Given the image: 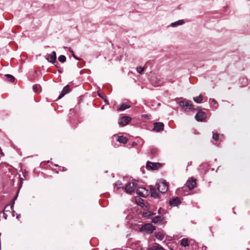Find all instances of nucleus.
I'll return each mask as SVG.
<instances>
[{
  "instance_id": "1",
  "label": "nucleus",
  "mask_w": 250,
  "mask_h": 250,
  "mask_svg": "<svg viewBox=\"0 0 250 250\" xmlns=\"http://www.w3.org/2000/svg\"><path fill=\"white\" fill-rule=\"evenodd\" d=\"M155 229V227L150 224H146L143 225L139 229L140 232H146L148 234L151 233Z\"/></svg>"
},
{
  "instance_id": "2",
  "label": "nucleus",
  "mask_w": 250,
  "mask_h": 250,
  "mask_svg": "<svg viewBox=\"0 0 250 250\" xmlns=\"http://www.w3.org/2000/svg\"><path fill=\"white\" fill-rule=\"evenodd\" d=\"M157 189L161 193H164L168 189V185L165 180H163L157 185Z\"/></svg>"
},
{
  "instance_id": "3",
  "label": "nucleus",
  "mask_w": 250,
  "mask_h": 250,
  "mask_svg": "<svg viewBox=\"0 0 250 250\" xmlns=\"http://www.w3.org/2000/svg\"><path fill=\"white\" fill-rule=\"evenodd\" d=\"M179 105L182 107L185 108V110H190L192 108V104L191 102L188 100H184L179 102Z\"/></svg>"
},
{
  "instance_id": "4",
  "label": "nucleus",
  "mask_w": 250,
  "mask_h": 250,
  "mask_svg": "<svg viewBox=\"0 0 250 250\" xmlns=\"http://www.w3.org/2000/svg\"><path fill=\"white\" fill-rule=\"evenodd\" d=\"M136 186L137 185L135 183L130 182L126 185L125 189L126 193L131 194L135 191Z\"/></svg>"
},
{
  "instance_id": "5",
  "label": "nucleus",
  "mask_w": 250,
  "mask_h": 250,
  "mask_svg": "<svg viewBox=\"0 0 250 250\" xmlns=\"http://www.w3.org/2000/svg\"><path fill=\"white\" fill-rule=\"evenodd\" d=\"M131 118L129 116H123L119 120V124L122 126L127 125L131 121Z\"/></svg>"
},
{
  "instance_id": "6",
  "label": "nucleus",
  "mask_w": 250,
  "mask_h": 250,
  "mask_svg": "<svg viewBox=\"0 0 250 250\" xmlns=\"http://www.w3.org/2000/svg\"><path fill=\"white\" fill-rule=\"evenodd\" d=\"M56 53L55 51H52L51 53L48 54L45 59L47 61L52 63H55L56 62Z\"/></svg>"
},
{
  "instance_id": "7",
  "label": "nucleus",
  "mask_w": 250,
  "mask_h": 250,
  "mask_svg": "<svg viewBox=\"0 0 250 250\" xmlns=\"http://www.w3.org/2000/svg\"><path fill=\"white\" fill-rule=\"evenodd\" d=\"M160 166V164L158 163H152L147 161L146 164V168L147 169L155 170Z\"/></svg>"
},
{
  "instance_id": "8",
  "label": "nucleus",
  "mask_w": 250,
  "mask_h": 250,
  "mask_svg": "<svg viewBox=\"0 0 250 250\" xmlns=\"http://www.w3.org/2000/svg\"><path fill=\"white\" fill-rule=\"evenodd\" d=\"M71 91V88L69 85H66L65 86L62 90L60 94L59 95L58 99H61L62 98L65 94L68 93Z\"/></svg>"
},
{
  "instance_id": "9",
  "label": "nucleus",
  "mask_w": 250,
  "mask_h": 250,
  "mask_svg": "<svg viewBox=\"0 0 250 250\" xmlns=\"http://www.w3.org/2000/svg\"><path fill=\"white\" fill-rule=\"evenodd\" d=\"M164 125L161 122H156L153 124V130L159 132L164 129Z\"/></svg>"
},
{
  "instance_id": "10",
  "label": "nucleus",
  "mask_w": 250,
  "mask_h": 250,
  "mask_svg": "<svg viewBox=\"0 0 250 250\" xmlns=\"http://www.w3.org/2000/svg\"><path fill=\"white\" fill-rule=\"evenodd\" d=\"M195 117L197 121L202 122L206 118V114L204 112L199 111L196 113Z\"/></svg>"
},
{
  "instance_id": "11",
  "label": "nucleus",
  "mask_w": 250,
  "mask_h": 250,
  "mask_svg": "<svg viewBox=\"0 0 250 250\" xmlns=\"http://www.w3.org/2000/svg\"><path fill=\"white\" fill-rule=\"evenodd\" d=\"M196 184V180L193 178H190L188 179L186 183L187 187L190 190L193 189L195 187Z\"/></svg>"
},
{
  "instance_id": "12",
  "label": "nucleus",
  "mask_w": 250,
  "mask_h": 250,
  "mask_svg": "<svg viewBox=\"0 0 250 250\" xmlns=\"http://www.w3.org/2000/svg\"><path fill=\"white\" fill-rule=\"evenodd\" d=\"M136 192L142 197H146L148 194L147 190L144 187L137 188Z\"/></svg>"
},
{
  "instance_id": "13",
  "label": "nucleus",
  "mask_w": 250,
  "mask_h": 250,
  "mask_svg": "<svg viewBox=\"0 0 250 250\" xmlns=\"http://www.w3.org/2000/svg\"><path fill=\"white\" fill-rule=\"evenodd\" d=\"M151 196L154 198H160L159 193L157 191V189L153 186H150Z\"/></svg>"
},
{
  "instance_id": "14",
  "label": "nucleus",
  "mask_w": 250,
  "mask_h": 250,
  "mask_svg": "<svg viewBox=\"0 0 250 250\" xmlns=\"http://www.w3.org/2000/svg\"><path fill=\"white\" fill-rule=\"evenodd\" d=\"M181 202L179 197H176L172 198L169 201V204L171 206L175 207L181 204Z\"/></svg>"
},
{
  "instance_id": "15",
  "label": "nucleus",
  "mask_w": 250,
  "mask_h": 250,
  "mask_svg": "<svg viewBox=\"0 0 250 250\" xmlns=\"http://www.w3.org/2000/svg\"><path fill=\"white\" fill-rule=\"evenodd\" d=\"M164 217L163 216H157L154 217L152 219V221L154 223H159L161 224L162 222L164 220Z\"/></svg>"
},
{
  "instance_id": "16",
  "label": "nucleus",
  "mask_w": 250,
  "mask_h": 250,
  "mask_svg": "<svg viewBox=\"0 0 250 250\" xmlns=\"http://www.w3.org/2000/svg\"><path fill=\"white\" fill-rule=\"evenodd\" d=\"M127 140H128V139L126 137H124L123 136H119L117 139V141L118 142H119L120 143H122L123 144H126L127 142Z\"/></svg>"
},
{
  "instance_id": "17",
  "label": "nucleus",
  "mask_w": 250,
  "mask_h": 250,
  "mask_svg": "<svg viewBox=\"0 0 250 250\" xmlns=\"http://www.w3.org/2000/svg\"><path fill=\"white\" fill-rule=\"evenodd\" d=\"M18 193H19V192H17L16 195L13 199V200L12 201V202H11V205L10 206H9V205L6 206L5 207V209H6L7 208H10L11 209H12L13 208L14 205V204H15V200H16V199H17V198L18 197Z\"/></svg>"
},
{
  "instance_id": "18",
  "label": "nucleus",
  "mask_w": 250,
  "mask_h": 250,
  "mask_svg": "<svg viewBox=\"0 0 250 250\" xmlns=\"http://www.w3.org/2000/svg\"><path fill=\"white\" fill-rule=\"evenodd\" d=\"M184 23V21L183 20H179L174 22H172L171 23V26L172 27H176L178 25H182Z\"/></svg>"
},
{
  "instance_id": "19",
  "label": "nucleus",
  "mask_w": 250,
  "mask_h": 250,
  "mask_svg": "<svg viewBox=\"0 0 250 250\" xmlns=\"http://www.w3.org/2000/svg\"><path fill=\"white\" fill-rule=\"evenodd\" d=\"M5 77L7 81L10 82H14L15 80V78L14 77L10 74H6L5 75Z\"/></svg>"
},
{
  "instance_id": "20",
  "label": "nucleus",
  "mask_w": 250,
  "mask_h": 250,
  "mask_svg": "<svg viewBox=\"0 0 250 250\" xmlns=\"http://www.w3.org/2000/svg\"><path fill=\"white\" fill-rule=\"evenodd\" d=\"M155 236L157 239L160 240H163L164 238V235L160 232H155Z\"/></svg>"
},
{
  "instance_id": "21",
  "label": "nucleus",
  "mask_w": 250,
  "mask_h": 250,
  "mask_svg": "<svg viewBox=\"0 0 250 250\" xmlns=\"http://www.w3.org/2000/svg\"><path fill=\"white\" fill-rule=\"evenodd\" d=\"M193 100L197 103H201L203 100L202 96L200 94L199 96L194 97Z\"/></svg>"
},
{
  "instance_id": "22",
  "label": "nucleus",
  "mask_w": 250,
  "mask_h": 250,
  "mask_svg": "<svg viewBox=\"0 0 250 250\" xmlns=\"http://www.w3.org/2000/svg\"><path fill=\"white\" fill-rule=\"evenodd\" d=\"M181 245L185 247L188 246V239L187 238H183L181 240Z\"/></svg>"
},
{
  "instance_id": "23",
  "label": "nucleus",
  "mask_w": 250,
  "mask_h": 250,
  "mask_svg": "<svg viewBox=\"0 0 250 250\" xmlns=\"http://www.w3.org/2000/svg\"><path fill=\"white\" fill-rule=\"evenodd\" d=\"M130 107L129 105H128L127 104H122L121 105L120 108H119V110L120 111H123L126 109H128Z\"/></svg>"
},
{
  "instance_id": "24",
  "label": "nucleus",
  "mask_w": 250,
  "mask_h": 250,
  "mask_svg": "<svg viewBox=\"0 0 250 250\" xmlns=\"http://www.w3.org/2000/svg\"><path fill=\"white\" fill-rule=\"evenodd\" d=\"M66 58L64 55H61L58 57V60L61 62L63 63L66 61Z\"/></svg>"
},
{
  "instance_id": "25",
  "label": "nucleus",
  "mask_w": 250,
  "mask_h": 250,
  "mask_svg": "<svg viewBox=\"0 0 250 250\" xmlns=\"http://www.w3.org/2000/svg\"><path fill=\"white\" fill-rule=\"evenodd\" d=\"M144 70V67H142L141 66H139V67H137V71L140 74H143Z\"/></svg>"
},
{
  "instance_id": "26",
  "label": "nucleus",
  "mask_w": 250,
  "mask_h": 250,
  "mask_svg": "<svg viewBox=\"0 0 250 250\" xmlns=\"http://www.w3.org/2000/svg\"><path fill=\"white\" fill-rule=\"evenodd\" d=\"M116 186H117V188L118 189L119 188H124V187H123V184L122 183H121V182H117L115 184Z\"/></svg>"
},
{
  "instance_id": "27",
  "label": "nucleus",
  "mask_w": 250,
  "mask_h": 250,
  "mask_svg": "<svg viewBox=\"0 0 250 250\" xmlns=\"http://www.w3.org/2000/svg\"><path fill=\"white\" fill-rule=\"evenodd\" d=\"M39 87L40 85L38 84H34L33 86V90L35 92H38L39 91Z\"/></svg>"
},
{
  "instance_id": "28",
  "label": "nucleus",
  "mask_w": 250,
  "mask_h": 250,
  "mask_svg": "<svg viewBox=\"0 0 250 250\" xmlns=\"http://www.w3.org/2000/svg\"><path fill=\"white\" fill-rule=\"evenodd\" d=\"M212 138L215 141H218L219 140V134H218L217 133H213V136H212Z\"/></svg>"
},
{
  "instance_id": "29",
  "label": "nucleus",
  "mask_w": 250,
  "mask_h": 250,
  "mask_svg": "<svg viewBox=\"0 0 250 250\" xmlns=\"http://www.w3.org/2000/svg\"><path fill=\"white\" fill-rule=\"evenodd\" d=\"M157 149L156 148H155V147H152L151 149H150V153L152 154V155H154L157 152Z\"/></svg>"
},
{
  "instance_id": "30",
  "label": "nucleus",
  "mask_w": 250,
  "mask_h": 250,
  "mask_svg": "<svg viewBox=\"0 0 250 250\" xmlns=\"http://www.w3.org/2000/svg\"><path fill=\"white\" fill-rule=\"evenodd\" d=\"M147 250H165L161 247H155L154 248L148 249Z\"/></svg>"
},
{
  "instance_id": "31",
  "label": "nucleus",
  "mask_w": 250,
  "mask_h": 250,
  "mask_svg": "<svg viewBox=\"0 0 250 250\" xmlns=\"http://www.w3.org/2000/svg\"><path fill=\"white\" fill-rule=\"evenodd\" d=\"M210 100H211L212 103H213L214 104H217V101L214 99H211Z\"/></svg>"
},
{
  "instance_id": "32",
  "label": "nucleus",
  "mask_w": 250,
  "mask_h": 250,
  "mask_svg": "<svg viewBox=\"0 0 250 250\" xmlns=\"http://www.w3.org/2000/svg\"><path fill=\"white\" fill-rule=\"evenodd\" d=\"M152 215V214L150 213V212H146V213H144V215L145 216H147V215H148V216H150V215Z\"/></svg>"
},
{
  "instance_id": "33",
  "label": "nucleus",
  "mask_w": 250,
  "mask_h": 250,
  "mask_svg": "<svg viewBox=\"0 0 250 250\" xmlns=\"http://www.w3.org/2000/svg\"><path fill=\"white\" fill-rule=\"evenodd\" d=\"M10 210H12L11 209H10V208H7L6 209H5V208L4 209V210L3 211L4 212H5V211H10Z\"/></svg>"
},
{
  "instance_id": "34",
  "label": "nucleus",
  "mask_w": 250,
  "mask_h": 250,
  "mask_svg": "<svg viewBox=\"0 0 250 250\" xmlns=\"http://www.w3.org/2000/svg\"><path fill=\"white\" fill-rule=\"evenodd\" d=\"M3 216L5 218V219L7 218V215L4 211H3Z\"/></svg>"
},
{
  "instance_id": "35",
  "label": "nucleus",
  "mask_w": 250,
  "mask_h": 250,
  "mask_svg": "<svg viewBox=\"0 0 250 250\" xmlns=\"http://www.w3.org/2000/svg\"><path fill=\"white\" fill-rule=\"evenodd\" d=\"M73 56L76 59H77L78 60H80V59L78 57H77L76 56H75L74 54H73Z\"/></svg>"
},
{
  "instance_id": "36",
  "label": "nucleus",
  "mask_w": 250,
  "mask_h": 250,
  "mask_svg": "<svg viewBox=\"0 0 250 250\" xmlns=\"http://www.w3.org/2000/svg\"><path fill=\"white\" fill-rule=\"evenodd\" d=\"M15 211L12 210V215L14 216Z\"/></svg>"
},
{
  "instance_id": "37",
  "label": "nucleus",
  "mask_w": 250,
  "mask_h": 250,
  "mask_svg": "<svg viewBox=\"0 0 250 250\" xmlns=\"http://www.w3.org/2000/svg\"><path fill=\"white\" fill-rule=\"evenodd\" d=\"M20 216V215H17V218H19Z\"/></svg>"
},
{
  "instance_id": "38",
  "label": "nucleus",
  "mask_w": 250,
  "mask_h": 250,
  "mask_svg": "<svg viewBox=\"0 0 250 250\" xmlns=\"http://www.w3.org/2000/svg\"><path fill=\"white\" fill-rule=\"evenodd\" d=\"M161 209V208H159V212H160V211Z\"/></svg>"
},
{
  "instance_id": "39",
  "label": "nucleus",
  "mask_w": 250,
  "mask_h": 250,
  "mask_svg": "<svg viewBox=\"0 0 250 250\" xmlns=\"http://www.w3.org/2000/svg\"><path fill=\"white\" fill-rule=\"evenodd\" d=\"M55 66L57 67H58V65L57 64H55Z\"/></svg>"
},
{
  "instance_id": "40",
  "label": "nucleus",
  "mask_w": 250,
  "mask_h": 250,
  "mask_svg": "<svg viewBox=\"0 0 250 250\" xmlns=\"http://www.w3.org/2000/svg\"><path fill=\"white\" fill-rule=\"evenodd\" d=\"M99 96H100V97H101V94H99Z\"/></svg>"
},
{
  "instance_id": "41",
  "label": "nucleus",
  "mask_w": 250,
  "mask_h": 250,
  "mask_svg": "<svg viewBox=\"0 0 250 250\" xmlns=\"http://www.w3.org/2000/svg\"><path fill=\"white\" fill-rule=\"evenodd\" d=\"M99 96H100V97H101V94H99Z\"/></svg>"
},
{
  "instance_id": "42",
  "label": "nucleus",
  "mask_w": 250,
  "mask_h": 250,
  "mask_svg": "<svg viewBox=\"0 0 250 250\" xmlns=\"http://www.w3.org/2000/svg\"><path fill=\"white\" fill-rule=\"evenodd\" d=\"M170 250H174L173 249L171 248Z\"/></svg>"
}]
</instances>
